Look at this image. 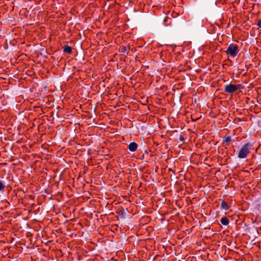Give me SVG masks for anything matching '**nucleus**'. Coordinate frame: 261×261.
Instances as JSON below:
<instances>
[{"instance_id": "1", "label": "nucleus", "mask_w": 261, "mask_h": 261, "mask_svg": "<svg viewBox=\"0 0 261 261\" xmlns=\"http://www.w3.org/2000/svg\"><path fill=\"white\" fill-rule=\"evenodd\" d=\"M252 150H253L252 144L247 142L241 147L238 154V157L240 159H244Z\"/></svg>"}, {"instance_id": "2", "label": "nucleus", "mask_w": 261, "mask_h": 261, "mask_svg": "<svg viewBox=\"0 0 261 261\" xmlns=\"http://www.w3.org/2000/svg\"><path fill=\"white\" fill-rule=\"evenodd\" d=\"M225 52L228 56L234 58L237 56L239 52V47L237 44L230 43L229 44Z\"/></svg>"}, {"instance_id": "3", "label": "nucleus", "mask_w": 261, "mask_h": 261, "mask_svg": "<svg viewBox=\"0 0 261 261\" xmlns=\"http://www.w3.org/2000/svg\"><path fill=\"white\" fill-rule=\"evenodd\" d=\"M242 88V85L241 84L233 85L230 84L225 86L224 91L226 93H232Z\"/></svg>"}, {"instance_id": "4", "label": "nucleus", "mask_w": 261, "mask_h": 261, "mask_svg": "<svg viewBox=\"0 0 261 261\" xmlns=\"http://www.w3.org/2000/svg\"><path fill=\"white\" fill-rule=\"evenodd\" d=\"M130 48L128 45H122L120 47L119 51L124 55H127L128 54Z\"/></svg>"}, {"instance_id": "5", "label": "nucleus", "mask_w": 261, "mask_h": 261, "mask_svg": "<svg viewBox=\"0 0 261 261\" xmlns=\"http://www.w3.org/2000/svg\"><path fill=\"white\" fill-rule=\"evenodd\" d=\"M138 145L136 143L133 142L129 144L128 146V149L132 152H134L137 150L138 148Z\"/></svg>"}, {"instance_id": "6", "label": "nucleus", "mask_w": 261, "mask_h": 261, "mask_svg": "<svg viewBox=\"0 0 261 261\" xmlns=\"http://www.w3.org/2000/svg\"><path fill=\"white\" fill-rule=\"evenodd\" d=\"M231 140V138L230 136H227L226 138H224L223 140V143L224 145H228L229 144Z\"/></svg>"}, {"instance_id": "7", "label": "nucleus", "mask_w": 261, "mask_h": 261, "mask_svg": "<svg viewBox=\"0 0 261 261\" xmlns=\"http://www.w3.org/2000/svg\"><path fill=\"white\" fill-rule=\"evenodd\" d=\"M63 51L68 54H70L72 52V48L68 45H65L63 47Z\"/></svg>"}, {"instance_id": "8", "label": "nucleus", "mask_w": 261, "mask_h": 261, "mask_svg": "<svg viewBox=\"0 0 261 261\" xmlns=\"http://www.w3.org/2000/svg\"><path fill=\"white\" fill-rule=\"evenodd\" d=\"M220 222L223 225H227L229 223V220L227 217H223L221 219Z\"/></svg>"}, {"instance_id": "9", "label": "nucleus", "mask_w": 261, "mask_h": 261, "mask_svg": "<svg viewBox=\"0 0 261 261\" xmlns=\"http://www.w3.org/2000/svg\"><path fill=\"white\" fill-rule=\"evenodd\" d=\"M221 208L224 210H227L229 208L227 203L224 200L221 202Z\"/></svg>"}, {"instance_id": "10", "label": "nucleus", "mask_w": 261, "mask_h": 261, "mask_svg": "<svg viewBox=\"0 0 261 261\" xmlns=\"http://www.w3.org/2000/svg\"><path fill=\"white\" fill-rule=\"evenodd\" d=\"M5 188V186L4 182L2 180H0V191H3Z\"/></svg>"}, {"instance_id": "11", "label": "nucleus", "mask_w": 261, "mask_h": 261, "mask_svg": "<svg viewBox=\"0 0 261 261\" xmlns=\"http://www.w3.org/2000/svg\"><path fill=\"white\" fill-rule=\"evenodd\" d=\"M257 25L258 27V28H261V19L258 20Z\"/></svg>"}, {"instance_id": "12", "label": "nucleus", "mask_w": 261, "mask_h": 261, "mask_svg": "<svg viewBox=\"0 0 261 261\" xmlns=\"http://www.w3.org/2000/svg\"><path fill=\"white\" fill-rule=\"evenodd\" d=\"M258 210L259 212L260 213V214H261V204H258Z\"/></svg>"}, {"instance_id": "13", "label": "nucleus", "mask_w": 261, "mask_h": 261, "mask_svg": "<svg viewBox=\"0 0 261 261\" xmlns=\"http://www.w3.org/2000/svg\"><path fill=\"white\" fill-rule=\"evenodd\" d=\"M168 20H171V18H170L169 17H166V18H165L164 21H167Z\"/></svg>"}]
</instances>
